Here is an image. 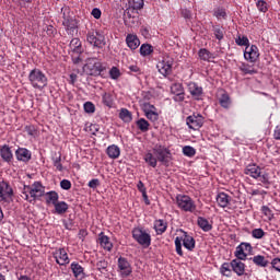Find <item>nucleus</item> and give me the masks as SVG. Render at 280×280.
Instances as JSON below:
<instances>
[{
    "label": "nucleus",
    "mask_w": 280,
    "mask_h": 280,
    "mask_svg": "<svg viewBox=\"0 0 280 280\" xmlns=\"http://www.w3.org/2000/svg\"><path fill=\"white\" fill-rule=\"evenodd\" d=\"M213 34L217 38V40H223L224 39V28L220 26H213Z\"/></svg>",
    "instance_id": "48"
},
{
    "label": "nucleus",
    "mask_w": 280,
    "mask_h": 280,
    "mask_svg": "<svg viewBox=\"0 0 280 280\" xmlns=\"http://www.w3.org/2000/svg\"><path fill=\"white\" fill-rule=\"evenodd\" d=\"M271 266L277 270V272H280V258H273L271 260Z\"/></svg>",
    "instance_id": "58"
},
{
    "label": "nucleus",
    "mask_w": 280,
    "mask_h": 280,
    "mask_svg": "<svg viewBox=\"0 0 280 280\" xmlns=\"http://www.w3.org/2000/svg\"><path fill=\"white\" fill-rule=\"evenodd\" d=\"M117 266V272L119 273V277H121V279H127V277H130V275H132V265H130L128 258L120 256L118 258Z\"/></svg>",
    "instance_id": "11"
},
{
    "label": "nucleus",
    "mask_w": 280,
    "mask_h": 280,
    "mask_svg": "<svg viewBox=\"0 0 280 280\" xmlns=\"http://www.w3.org/2000/svg\"><path fill=\"white\" fill-rule=\"evenodd\" d=\"M109 78L112 80H119V78H121V71L119 70V68L112 67V69L109 70Z\"/></svg>",
    "instance_id": "50"
},
{
    "label": "nucleus",
    "mask_w": 280,
    "mask_h": 280,
    "mask_svg": "<svg viewBox=\"0 0 280 280\" xmlns=\"http://www.w3.org/2000/svg\"><path fill=\"white\" fill-rule=\"evenodd\" d=\"M153 154L159 163L163 164L164 167H170L172 161V151L168 148L161 144H155L153 147Z\"/></svg>",
    "instance_id": "5"
},
{
    "label": "nucleus",
    "mask_w": 280,
    "mask_h": 280,
    "mask_svg": "<svg viewBox=\"0 0 280 280\" xmlns=\"http://www.w3.org/2000/svg\"><path fill=\"white\" fill-rule=\"evenodd\" d=\"M219 104L220 106H222V108H231V96H229V93H221V96L219 97Z\"/></svg>",
    "instance_id": "32"
},
{
    "label": "nucleus",
    "mask_w": 280,
    "mask_h": 280,
    "mask_svg": "<svg viewBox=\"0 0 280 280\" xmlns=\"http://www.w3.org/2000/svg\"><path fill=\"white\" fill-rule=\"evenodd\" d=\"M240 70L245 74V75H255L257 73V70L253 68V66L248 63H242L240 67Z\"/></svg>",
    "instance_id": "39"
},
{
    "label": "nucleus",
    "mask_w": 280,
    "mask_h": 280,
    "mask_svg": "<svg viewBox=\"0 0 280 280\" xmlns=\"http://www.w3.org/2000/svg\"><path fill=\"white\" fill-rule=\"evenodd\" d=\"M143 113H148V110L156 112V107L150 103H144L142 107Z\"/></svg>",
    "instance_id": "59"
},
{
    "label": "nucleus",
    "mask_w": 280,
    "mask_h": 280,
    "mask_svg": "<svg viewBox=\"0 0 280 280\" xmlns=\"http://www.w3.org/2000/svg\"><path fill=\"white\" fill-rule=\"evenodd\" d=\"M54 259H56V264L59 266H67L70 264L71 259H69V254H67V249L65 247L57 248L52 253Z\"/></svg>",
    "instance_id": "14"
},
{
    "label": "nucleus",
    "mask_w": 280,
    "mask_h": 280,
    "mask_svg": "<svg viewBox=\"0 0 280 280\" xmlns=\"http://www.w3.org/2000/svg\"><path fill=\"white\" fill-rule=\"evenodd\" d=\"M198 56L200 60H203L205 62H209L211 59L215 58L207 48L199 49Z\"/></svg>",
    "instance_id": "36"
},
{
    "label": "nucleus",
    "mask_w": 280,
    "mask_h": 280,
    "mask_svg": "<svg viewBox=\"0 0 280 280\" xmlns=\"http://www.w3.org/2000/svg\"><path fill=\"white\" fill-rule=\"evenodd\" d=\"M186 126H188L189 130H200V128L205 126V116L194 113L192 115L186 117Z\"/></svg>",
    "instance_id": "10"
},
{
    "label": "nucleus",
    "mask_w": 280,
    "mask_h": 280,
    "mask_svg": "<svg viewBox=\"0 0 280 280\" xmlns=\"http://www.w3.org/2000/svg\"><path fill=\"white\" fill-rule=\"evenodd\" d=\"M184 233V237H176L175 238V250L177 253V255H179V257H183L184 253H183V246L184 248H186L187 250H194V248H196V240L194 238V236L187 234V232H183Z\"/></svg>",
    "instance_id": "4"
},
{
    "label": "nucleus",
    "mask_w": 280,
    "mask_h": 280,
    "mask_svg": "<svg viewBox=\"0 0 280 280\" xmlns=\"http://www.w3.org/2000/svg\"><path fill=\"white\" fill-rule=\"evenodd\" d=\"M246 253H253V245H250V243H241L238 246H236L234 256L236 259L246 261V258L248 257V254Z\"/></svg>",
    "instance_id": "13"
},
{
    "label": "nucleus",
    "mask_w": 280,
    "mask_h": 280,
    "mask_svg": "<svg viewBox=\"0 0 280 280\" xmlns=\"http://www.w3.org/2000/svg\"><path fill=\"white\" fill-rule=\"evenodd\" d=\"M106 154L109 159H119L121 149H119L117 144H112L106 149Z\"/></svg>",
    "instance_id": "28"
},
{
    "label": "nucleus",
    "mask_w": 280,
    "mask_h": 280,
    "mask_svg": "<svg viewBox=\"0 0 280 280\" xmlns=\"http://www.w3.org/2000/svg\"><path fill=\"white\" fill-rule=\"evenodd\" d=\"M172 67H174V60L170 57H164L156 65V69L161 75L167 78V75H172Z\"/></svg>",
    "instance_id": "12"
},
{
    "label": "nucleus",
    "mask_w": 280,
    "mask_h": 280,
    "mask_svg": "<svg viewBox=\"0 0 280 280\" xmlns=\"http://www.w3.org/2000/svg\"><path fill=\"white\" fill-rule=\"evenodd\" d=\"M24 131L28 137H37L38 136V129L34 125H27L24 127Z\"/></svg>",
    "instance_id": "45"
},
{
    "label": "nucleus",
    "mask_w": 280,
    "mask_h": 280,
    "mask_svg": "<svg viewBox=\"0 0 280 280\" xmlns=\"http://www.w3.org/2000/svg\"><path fill=\"white\" fill-rule=\"evenodd\" d=\"M86 40L93 47H97V49H102L106 45V37L104 34L93 30L88 32Z\"/></svg>",
    "instance_id": "9"
},
{
    "label": "nucleus",
    "mask_w": 280,
    "mask_h": 280,
    "mask_svg": "<svg viewBox=\"0 0 280 280\" xmlns=\"http://www.w3.org/2000/svg\"><path fill=\"white\" fill-rule=\"evenodd\" d=\"M70 268H71L75 279H84V277H86V273H84V268L81 267L80 264L73 261V262H71Z\"/></svg>",
    "instance_id": "25"
},
{
    "label": "nucleus",
    "mask_w": 280,
    "mask_h": 280,
    "mask_svg": "<svg viewBox=\"0 0 280 280\" xmlns=\"http://www.w3.org/2000/svg\"><path fill=\"white\" fill-rule=\"evenodd\" d=\"M70 49L73 54H83L84 49L82 48V42L80 38H72L70 42Z\"/></svg>",
    "instance_id": "27"
},
{
    "label": "nucleus",
    "mask_w": 280,
    "mask_h": 280,
    "mask_svg": "<svg viewBox=\"0 0 280 280\" xmlns=\"http://www.w3.org/2000/svg\"><path fill=\"white\" fill-rule=\"evenodd\" d=\"M244 174L254 178V180H259L262 185L268 189L269 185H272V170L266 168V166H259L255 163L248 164L245 170Z\"/></svg>",
    "instance_id": "1"
},
{
    "label": "nucleus",
    "mask_w": 280,
    "mask_h": 280,
    "mask_svg": "<svg viewBox=\"0 0 280 280\" xmlns=\"http://www.w3.org/2000/svg\"><path fill=\"white\" fill-rule=\"evenodd\" d=\"M188 93H190L191 97L197 102L202 100V95H205V90L202 86L198 85V83L190 81L187 83Z\"/></svg>",
    "instance_id": "15"
},
{
    "label": "nucleus",
    "mask_w": 280,
    "mask_h": 280,
    "mask_svg": "<svg viewBox=\"0 0 280 280\" xmlns=\"http://www.w3.org/2000/svg\"><path fill=\"white\" fill-rule=\"evenodd\" d=\"M230 266L237 277H244L246 275V264L242 262V259L235 258L231 260Z\"/></svg>",
    "instance_id": "18"
},
{
    "label": "nucleus",
    "mask_w": 280,
    "mask_h": 280,
    "mask_svg": "<svg viewBox=\"0 0 280 280\" xmlns=\"http://www.w3.org/2000/svg\"><path fill=\"white\" fill-rule=\"evenodd\" d=\"M0 156L4 163H12V161H14V154L8 144L0 147Z\"/></svg>",
    "instance_id": "20"
},
{
    "label": "nucleus",
    "mask_w": 280,
    "mask_h": 280,
    "mask_svg": "<svg viewBox=\"0 0 280 280\" xmlns=\"http://www.w3.org/2000/svg\"><path fill=\"white\" fill-rule=\"evenodd\" d=\"M43 196H45V187L40 182H35L32 186H24L22 191V198L31 203L36 202Z\"/></svg>",
    "instance_id": "2"
},
{
    "label": "nucleus",
    "mask_w": 280,
    "mask_h": 280,
    "mask_svg": "<svg viewBox=\"0 0 280 280\" xmlns=\"http://www.w3.org/2000/svg\"><path fill=\"white\" fill-rule=\"evenodd\" d=\"M98 244L104 248V250H108L110 253L113 250V243L110 242V237L106 236L104 232L98 234Z\"/></svg>",
    "instance_id": "22"
},
{
    "label": "nucleus",
    "mask_w": 280,
    "mask_h": 280,
    "mask_svg": "<svg viewBox=\"0 0 280 280\" xmlns=\"http://www.w3.org/2000/svg\"><path fill=\"white\" fill-rule=\"evenodd\" d=\"M119 119H121V121L125 124H130V121H132V113L126 108H121L119 113Z\"/></svg>",
    "instance_id": "37"
},
{
    "label": "nucleus",
    "mask_w": 280,
    "mask_h": 280,
    "mask_svg": "<svg viewBox=\"0 0 280 280\" xmlns=\"http://www.w3.org/2000/svg\"><path fill=\"white\" fill-rule=\"evenodd\" d=\"M132 238L143 248H149L152 244V236L143 228H133L131 231Z\"/></svg>",
    "instance_id": "6"
},
{
    "label": "nucleus",
    "mask_w": 280,
    "mask_h": 280,
    "mask_svg": "<svg viewBox=\"0 0 280 280\" xmlns=\"http://www.w3.org/2000/svg\"><path fill=\"white\" fill-rule=\"evenodd\" d=\"M215 200L221 209H226V207H229L231 203V196H229L226 192H219Z\"/></svg>",
    "instance_id": "23"
},
{
    "label": "nucleus",
    "mask_w": 280,
    "mask_h": 280,
    "mask_svg": "<svg viewBox=\"0 0 280 280\" xmlns=\"http://www.w3.org/2000/svg\"><path fill=\"white\" fill-rule=\"evenodd\" d=\"M54 207L58 215H62V213H67V211H69V203L66 201H58Z\"/></svg>",
    "instance_id": "34"
},
{
    "label": "nucleus",
    "mask_w": 280,
    "mask_h": 280,
    "mask_svg": "<svg viewBox=\"0 0 280 280\" xmlns=\"http://www.w3.org/2000/svg\"><path fill=\"white\" fill-rule=\"evenodd\" d=\"M244 58L247 62H255L256 60H259V48L256 45L245 47Z\"/></svg>",
    "instance_id": "17"
},
{
    "label": "nucleus",
    "mask_w": 280,
    "mask_h": 280,
    "mask_svg": "<svg viewBox=\"0 0 280 280\" xmlns=\"http://www.w3.org/2000/svg\"><path fill=\"white\" fill-rule=\"evenodd\" d=\"M154 52V47L150 44H142L140 47V56H151Z\"/></svg>",
    "instance_id": "38"
},
{
    "label": "nucleus",
    "mask_w": 280,
    "mask_h": 280,
    "mask_svg": "<svg viewBox=\"0 0 280 280\" xmlns=\"http://www.w3.org/2000/svg\"><path fill=\"white\" fill-rule=\"evenodd\" d=\"M153 229L156 235H163L167 231V221L159 219L154 221Z\"/></svg>",
    "instance_id": "24"
},
{
    "label": "nucleus",
    "mask_w": 280,
    "mask_h": 280,
    "mask_svg": "<svg viewBox=\"0 0 280 280\" xmlns=\"http://www.w3.org/2000/svg\"><path fill=\"white\" fill-rule=\"evenodd\" d=\"M171 93L173 95L185 93V88H183V83H174L173 85H171Z\"/></svg>",
    "instance_id": "44"
},
{
    "label": "nucleus",
    "mask_w": 280,
    "mask_h": 280,
    "mask_svg": "<svg viewBox=\"0 0 280 280\" xmlns=\"http://www.w3.org/2000/svg\"><path fill=\"white\" fill-rule=\"evenodd\" d=\"M219 270L222 277H226L228 279H231V277H233V269L231 268V262H223Z\"/></svg>",
    "instance_id": "30"
},
{
    "label": "nucleus",
    "mask_w": 280,
    "mask_h": 280,
    "mask_svg": "<svg viewBox=\"0 0 280 280\" xmlns=\"http://www.w3.org/2000/svg\"><path fill=\"white\" fill-rule=\"evenodd\" d=\"M46 196V205H52V207L58 203L60 196L55 190H50L45 194Z\"/></svg>",
    "instance_id": "29"
},
{
    "label": "nucleus",
    "mask_w": 280,
    "mask_h": 280,
    "mask_svg": "<svg viewBox=\"0 0 280 280\" xmlns=\"http://www.w3.org/2000/svg\"><path fill=\"white\" fill-rule=\"evenodd\" d=\"M174 102H185V92L180 94H175V97H173Z\"/></svg>",
    "instance_id": "62"
},
{
    "label": "nucleus",
    "mask_w": 280,
    "mask_h": 280,
    "mask_svg": "<svg viewBox=\"0 0 280 280\" xmlns=\"http://www.w3.org/2000/svg\"><path fill=\"white\" fill-rule=\"evenodd\" d=\"M102 102L105 106H107L108 108L113 107V94L110 93H103L102 94Z\"/></svg>",
    "instance_id": "41"
},
{
    "label": "nucleus",
    "mask_w": 280,
    "mask_h": 280,
    "mask_svg": "<svg viewBox=\"0 0 280 280\" xmlns=\"http://www.w3.org/2000/svg\"><path fill=\"white\" fill-rule=\"evenodd\" d=\"M137 189L140 191V194H142V196H145L147 188H145V184H143V182H141V180L138 182Z\"/></svg>",
    "instance_id": "57"
},
{
    "label": "nucleus",
    "mask_w": 280,
    "mask_h": 280,
    "mask_svg": "<svg viewBox=\"0 0 280 280\" xmlns=\"http://www.w3.org/2000/svg\"><path fill=\"white\" fill-rule=\"evenodd\" d=\"M144 163H148L150 167H156L159 165V160H156V156H154V153L147 152L143 156Z\"/></svg>",
    "instance_id": "31"
},
{
    "label": "nucleus",
    "mask_w": 280,
    "mask_h": 280,
    "mask_svg": "<svg viewBox=\"0 0 280 280\" xmlns=\"http://www.w3.org/2000/svg\"><path fill=\"white\" fill-rule=\"evenodd\" d=\"M88 187H90V189H97L100 187V179L94 178L90 180Z\"/></svg>",
    "instance_id": "56"
},
{
    "label": "nucleus",
    "mask_w": 280,
    "mask_h": 280,
    "mask_svg": "<svg viewBox=\"0 0 280 280\" xmlns=\"http://www.w3.org/2000/svg\"><path fill=\"white\" fill-rule=\"evenodd\" d=\"M92 16H94L95 19H102V10H100L98 8H94L91 12Z\"/></svg>",
    "instance_id": "61"
},
{
    "label": "nucleus",
    "mask_w": 280,
    "mask_h": 280,
    "mask_svg": "<svg viewBox=\"0 0 280 280\" xmlns=\"http://www.w3.org/2000/svg\"><path fill=\"white\" fill-rule=\"evenodd\" d=\"M260 211L268 220H272V218H275V213H272V210L268 206H262Z\"/></svg>",
    "instance_id": "51"
},
{
    "label": "nucleus",
    "mask_w": 280,
    "mask_h": 280,
    "mask_svg": "<svg viewBox=\"0 0 280 280\" xmlns=\"http://www.w3.org/2000/svg\"><path fill=\"white\" fill-rule=\"evenodd\" d=\"M249 259H252L253 264H255V266H258L259 268H267L268 266V260H266L265 256L256 255Z\"/></svg>",
    "instance_id": "33"
},
{
    "label": "nucleus",
    "mask_w": 280,
    "mask_h": 280,
    "mask_svg": "<svg viewBox=\"0 0 280 280\" xmlns=\"http://www.w3.org/2000/svg\"><path fill=\"white\" fill-rule=\"evenodd\" d=\"M182 16H183L184 19H191V11H189V10H187V9L183 10V11H182Z\"/></svg>",
    "instance_id": "64"
},
{
    "label": "nucleus",
    "mask_w": 280,
    "mask_h": 280,
    "mask_svg": "<svg viewBox=\"0 0 280 280\" xmlns=\"http://www.w3.org/2000/svg\"><path fill=\"white\" fill-rule=\"evenodd\" d=\"M60 187H61V189H65L66 191H69V189H71V180L62 179L60 182Z\"/></svg>",
    "instance_id": "55"
},
{
    "label": "nucleus",
    "mask_w": 280,
    "mask_h": 280,
    "mask_svg": "<svg viewBox=\"0 0 280 280\" xmlns=\"http://www.w3.org/2000/svg\"><path fill=\"white\" fill-rule=\"evenodd\" d=\"M28 82L33 89L43 91V89H45V86L48 84L47 74H45L43 70L35 68L28 73Z\"/></svg>",
    "instance_id": "3"
},
{
    "label": "nucleus",
    "mask_w": 280,
    "mask_h": 280,
    "mask_svg": "<svg viewBox=\"0 0 280 280\" xmlns=\"http://www.w3.org/2000/svg\"><path fill=\"white\" fill-rule=\"evenodd\" d=\"M176 205L178 209H180V211H185V213H196L197 211L196 201L187 195H177Z\"/></svg>",
    "instance_id": "7"
},
{
    "label": "nucleus",
    "mask_w": 280,
    "mask_h": 280,
    "mask_svg": "<svg viewBox=\"0 0 280 280\" xmlns=\"http://www.w3.org/2000/svg\"><path fill=\"white\" fill-rule=\"evenodd\" d=\"M214 15L217 16V19H225L226 16V11H224V9H218L214 12Z\"/></svg>",
    "instance_id": "60"
},
{
    "label": "nucleus",
    "mask_w": 280,
    "mask_h": 280,
    "mask_svg": "<svg viewBox=\"0 0 280 280\" xmlns=\"http://www.w3.org/2000/svg\"><path fill=\"white\" fill-rule=\"evenodd\" d=\"M105 70L106 68L97 60V58H88L86 63L83 66V71L88 75H102V72Z\"/></svg>",
    "instance_id": "8"
},
{
    "label": "nucleus",
    "mask_w": 280,
    "mask_h": 280,
    "mask_svg": "<svg viewBox=\"0 0 280 280\" xmlns=\"http://www.w3.org/2000/svg\"><path fill=\"white\" fill-rule=\"evenodd\" d=\"M14 195V190L7 182H0V202H8Z\"/></svg>",
    "instance_id": "16"
},
{
    "label": "nucleus",
    "mask_w": 280,
    "mask_h": 280,
    "mask_svg": "<svg viewBox=\"0 0 280 280\" xmlns=\"http://www.w3.org/2000/svg\"><path fill=\"white\" fill-rule=\"evenodd\" d=\"M136 126L140 132H148L150 130V122L145 118L138 119Z\"/></svg>",
    "instance_id": "35"
},
{
    "label": "nucleus",
    "mask_w": 280,
    "mask_h": 280,
    "mask_svg": "<svg viewBox=\"0 0 280 280\" xmlns=\"http://www.w3.org/2000/svg\"><path fill=\"white\" fill-rule=\"evenodd\" d=\"M265 236H266V232L261 228L254 229L252 231V237H254V240H261Z\"/></svg>",
    "instance_id": "46"
},
{
    "label": "nucleus",
    "mask_w": 280,
    "mask_h": 280,
    "mask_svg": "<svg viewBox=\"0 0 280 280\" xmlns=\"http://www.w3.org/2000/svg\"><path fill=\"white\" fill-rule=\"evenodd\" d=\"M197 224H198L199 229H201V231H203V233H209V231L213 230V224H211L209 222V220H207L203 217L197 218Z\"/></svg>",
    "instance_id": "26"
},
{
    "label": "nucleus",
    "mask_w": 280,
    "mask_h": 280,
    "mask_svg": "<svg viewBox=\"0 0 280 280\" xmlns=\"http://www.w3.org/2000/svg\"><path fill=\"white\" fill-rule=\"evenodd\" d=\"M235 43L238 45V47H248L250 45V40L247 36L238 35L237 38H235Z\"/></svg>",
    "instance_id": "42"
},
{
    "label": "nucleus",
    "mask_w": 280,
    "mask_h": 280,
    "mask_svg": "<svg viewBox=\"0 0 280 280\" xmlns=\"http://www.w3.org/2000/svg\"><path fill=\"white\" fill-rule=\"evenodd\" d=\"M125 40L127 47H129L131 51H135V49H138L139 45H141V40H139V36H137V34H127Z\"/></svg>",
    "instance_id": "21"
},
{
    "label": "nucleus",
    "mask_w": 280,
    "mask_h": 280,
    "mask_svg": "<svg viewBox=\"0 0 280 280\" xmlns=\"http://www.w3.org/2000/svg\"><path fill=\"white\" fill-rule=\"evenodd\" d=\"M96 270L98 272H108V261L106 259H101L96 262Z\"/></svg>",
    "instance_id": "43"
},
{
    "label": "nucleus",
    "mask_w": 280,
    "mask_h": 280,
    "mask_svg": "<svg viewBox=\"0 0 280 280\" xmlns=\"http://www.w3.org/2000/svg\"><path fill=\"white\" fill-rule=\"evenodd\" d=\"M144 115L149 121H159V113L154 110H148Z\"/></svg>",
    "instance_id": "52"
},
{
    "label": "nucleus",
    "mask_w": 280,
    "mask_h": 280,
    "mask_svg": "<svg viewBox=\"0 0 280 280\" xmlns=\"http://www.w3.org/2000/svg\"><path fill=\"white\" fill-rule=\"evenodd\" d=\"M83 108L85 110V113H95V104L91 103V102H86L83 105Z\"/></svg>",
    "instance_id": "54"
},
{
    "label": "nucleus",
    "mask_w": 280,
    "mask_h": 280,
    "mask_svg": "<svg viewBox=\"0 0 280 280\" xmlns=\"http://www.w3.org/2000/svg\"><path fill=\"white\" fill-rule=\"evenodd\" d=\"M15 159L22 163H30V161H32V151L20 147L15 151Z\"/></svg>",
    "instance_id": "19"
},
{
    "label": "nucleus",
    "mask_w": 280,
    "mask_h": 280,
    "mask_svg": "<svg viewBox=\"0 0 280 280\" xmlns=\"http://www.w3.org/2000/svg\"><path fill=\"white\" fill-rule=\"evenodd\" d=\"M129 10H143V0H129Z\"/></svg>",
    "instance_id": "40"
},
{
    "label": "nucleus",
    "mask_w": 280,
    "mask_h": 280,
    "mask_svg": "<svg viewBox=\"0 0 280 280\" xmlns=\"http://www.w3.org/2000/svg\"><path fill=\"white\" fill-rule=\"evenodd\" d=\"M273 139H276V141H280V126L276 127L273 131Z\"/></svg>",
    "instance_id": "63"
},
{
    "label": "nucleus",
    "mask_w": 280,
    "mask_h": 280,
    "mask_svg": "<svg viewBox=\"0 0 280 280\" xmlns=\"http://www.w3.org/2000/svg\"><path fill=\"white\" fill-rule=\"evenodd\" d=\"M183 154L184 156L191 159L192 156H196V150L191 145H186L183 148Z\"/></svg>",
    "instance_id": "49"
},
{
    "label": "nucleus",
    "mask_w": 280,
    "mask_h": 280,
    "mask_svg": "<svg viewBox=\"0 0 280 280\" xmlns=\"http://www.w3.org/2000/svg\"><path fill=\"white\" fill-rule=\"evenodd\" d=\"M259 12H268V2L264 0H258L256 3Z\"/></svg>",
    "instance_id": "53"
},
{
    "label": "nucleus",
    "mask_w": 280,
    "mask_h": 280,
    "mask_svg": "<svg viewBox=\"0 0 280 280\" xmlns=\"http://www.w3.org/2000/svg\"><path fill=\"white\" fill-rule=\"evenodd\" d=\"M52 164L58 172H62V170H65V167L62 166V155L52 158Z\"/></svg>",
    "instance_id": "47"
}]
</instances>
